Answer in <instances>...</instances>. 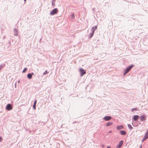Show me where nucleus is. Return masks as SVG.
<instances>
[{"label":"nucleus","instance_id":"nucleus-1","mask_svg":"<svg viewBox=\"0 0 148 148\" xmlns=\"http://www.w3.org/2000/svg\"><path fill=\"white\" fill-rule=\"evenodd\" d=\"M134 66V65L132 64L129 66L125 69V72L123 74V75H125L126 74L128 73L129 72L131 69Z\"/></svg>","mask_w":148,"mask_h":148},{"label":"nucleus","instance_id":"nucleus-2","mask_svg":"<svg viewBox=\"0 0 148 148\" xmlns=\"http://www.w3.org/2000/svg\"><path fill=\"white\" fill-rule=\"evenodd\" d=\"M58 12V9L55 8L53 9L50 13V14L53 15L57 14Z\"/></svg>","mask_w":148,"mask_h":148},{"label":"nucleus","instance_id":"nucleus-3","mask_svg":"<svg viewBox=\"0 0 148 148\" xmlns=\"http://www.w3.org/2000/svg\"><path fill=\"white\" fill-rule=\"evenodd\" d=\"M146 116L145 114H143L140 117V121H145L146 119Z\"/></svg>","mask_w":148,"mask_h":148},{"label":"nucleus","instance_id":"nucleus-4","mask_svg":"<svg viewBox=\"0 0 148 148\" xmlns=\"http://www.w3.org/2000/svg\"><path fill=\"white\" fill-rule=\"evenodd\" d=\"M79 72L80 73V76H83L84 74L86 73V72L82 68L79 69Z\"/></svg>","mask_w":148,"mask_h":148},{"label":"nucleus","instance_id":"nucleus-5","mask_svg":"<svg viewBox=\"0 0 148 148\" xmlns=\"http://www.w3.org/2000/svg\"><path fill=\"white\" fill-rule=\"evenodd\" d=\"M6 108L8 110H11L12 108V107L11 104L10 103L8 104L6 106Z\"/></svg>","mask_w":148,"mask_h":148},{"label":"nucleus","instance_id":"nucleus-6","mask_svg":"<svg viewBox=\"0 0 148 148\" xmlns=\"http://www.w3.org/2000/svg\"><path fill=\"white\" fill-rule=\"evenodd\" d=\"M112 118V117L110 116H106L103 117V119L105 121H108Z\"/></svg>","mask_w":148,"mask_h":148},{"label":"nucleus","instance_id":"nucleus-7","mask_svg":"<svg viewBox=\"0 0 148 148\" xmlns=\"http://www.w3.org/2000/svg\"><path fill=\"white\" fill-rule=\"evenodd\" d=\"M123 140L121 141L119 144H118L116 147V148H120L123 145Z\"/></svg>","mask_w":148,"mask_h":148},{"label":"nucleus","instance_id":"nucleus-8","mask_svg":"<svg viewBox=\"0 0 148 148\" xmlns=\"http://www.w3.org/2000/svg\"><path fill=\"white\" fill-rule=\"evenodd\" d=\"M139 118V116L138 115H134L133 116V120L135 121H137Z\"/></svg>","mask_w":148,"mask_h":148},{"label":"nucleus","instance_id":"nucleus-9","mask_svg":"<svg viewBox=\"0 0 148 148\" xmlns=\"http://www.w3.org/2000/svg\"><path fill=\"white\" fill-rule=\"evenodd\" d=\"M97 26L96 25L95 26H94L92 27L90 29V30L91 31V32H93L94 33L95 31L97 29Z\"/></svg>","mask_w":148,"mask_h":148},{"label":"nucleus","instance_id":"nucleus-10","mask_svg":"<svg viewBox=\"0 0 148 148\" xmlns=\"http://www.w3.org/2000/svg\"><path fill=\"white\" fill-rule=\"evenodd\" d=\"M14 36H17L18 35V31L16 28H14Z\"/></svg>","mask_w":148,"mask_h":148},{"label":"nucleus","instance_id":"nucleus-11","mask_svg":"<svg viewBox=\"0 0 148 148\" xmlns=\"http://www.w3.org/2000/svg\"><path fill=\"white\" fill-rule=\"evenodd\" d=\"M120 134L121 135H125L126 134V132L124 130H121L120 131Z\"/></svg>","mask_w":148,"mask_h":148},{"label":"nucleus","instance_id":"nucleus-12","mask_svg":"<svg viewBox=\"0 0 148 148\" xmlns=\"http://www.w3.org/2000/svg\"><path fill=\"white\" fill-rule=\"evenodd\" d=\"M123 128V126L122 125H118L116 127V128L118 130H119L120 129H122Z\"/></svg>","mask_w":148,"mask_h":148},{"label":"nucleus","instance_id":"nucleus-13","mask_svg":"<svg viewBox=\"0 0 148 148\" xmlns=\"http://www.w3.org/2000/svg\"><path fill=\"white\" fill-rule=\"evenodd\" d=\"M94 33H93V32H91V33L90 34H89L88 36V38L89 39L90 38H91L93 35Z\"/></svg>","mask_w":148,"mask_h":148},{"label":"nucleus","instance_id":"nucleus-14","mask_svg":"<svg viewBox=\"0 0 148 148\" xmlns=\"http://www.w3.org/2000/svg\"><path fill=\"white\" fill-rule=\"evenodd\" d=\"M27 77L29 79H31L32 78L31 74L30 73L28 74L27 75Z\"/></svg>","mask_w":148,"mask_h":148},{"label":"nucleus","instance_id":"nucleus-15","mask_svg":"<svg viewBox=\"0 0 148 148\" xmlns=\"http://www.w3.org/2000/svg\"><path fill=\"white\" fill-rule=\"evenodd\" d=\"M112 123H113V122H108L107 123V124H106V126L107 127H108V126H110L112 125Z\"/></svg>","mask_w":148,"mask_h":148},{"label":"nucleus","instance_id":"nucleus-16","mask_svg":"<svg viewBox=\"0 0 148 148\" xmlns=\"http://www.w3.org/2000/svg\"><path fill=\"white\" fill-rule=\"evenodd\" d=\"M128 127L130 130H131L133 129V127L131 126V125L129 124L127 125Z\"/></svg>","mask_w":148,"mask_h":148},{"label":"nucleus","instance_id":"nucleus-17","mask_svg":"<svg viewBox=\"0 0 148 148\" xmlns=\"http://www.w3.org/2000/svg\"><path fill=\"white\" fill-rule=\"evenodd\" d=\"M147 138H148L147 137H146L144 136L143 138V139L142 140V142H143L145 140H146Z\"/></svg>","mask_w":148,"mask_h":148},{"label":"nucleus","instance_id":"nucleus-18","mask_svg":"<svg viewBox=\"0 0 148 148\" xmlns=\"http://www.w3.org/2000/svg\"><path fill=\"white\" fill-rule=\"evenodd\" d=\"M138 109V108H133V109H132L131 110V111L132 112H133L134 111H135V110H137Z\"/></svg>","mask_w":148,"mask_h":148},{"label":"nucleus","instance_id":"nucleus-19","mask_svg":"<svg viewBox=\"0 0 148 148\" xmlns=\"http://www.w3.org/2000/svg\"><path fill=\"white\" fill-rule=\"evenodd\" d=\"M145 136L147 137L148 138V129L147 130L146 132L145 133Z\"/></svg>","mask_w":148,"mask_h":148},{"label":"nucleus","instance_id":"nucleus-20","mask_svg":"<svg viewBox=\"0 0 148 148\" xmlns=\"http://www.w3.org/2000/svg\"><path fill=\"white\" fill-rule=\"evenodd\" d=\"M56 0H52V5H54L55 3Z\"/></svg>","mask_w":148,"mask_h":148},{"label":"nucleus","instance_id":"nucleus-21","mask_svg":"<svg viewBox=\"0 0 148 148\" xmlns=\"http://www.w3.org/2000/svg\"><path fill=\"white\" fill-rule=\"evenodd\" d=\"M27 68H25L23 71L22 72L23 73H25L27 71Z\"/></svg>","mask_w":148,"mask_h":148},{"label":"nucleus","instance_id":"nucleus-22","mask_svg":"<svg viewBox=\"0 0 148 148\" xmlns=\"http://www.w3.org/2000/svg\"><path fill=\"white\" fill-rule=\"evenodd\" d=\"M48 73V72L47 71V70H46L45 72L43 73V75H46Z\"/></svg>","mask_w":148,"mask_h":148},{"label":"nucleus","instance_id":"nucleus-23","mask_svg":"<svg viewBox=\"0 0 148 148\" xmlns=\"http://www.w3.org/2000/svg\"><path fill=\"white\" fill-rule=\"evenodd\" d=\"M71 18H74L75 17V15L74 14H71Z\"/></svg>","mask_w":148,"mask_h":148},{"label":"nucleus","instance_id":"nucleus-24","mask_svg":"<svg viewBox=\"0 0 148 148\" xmlns=\"http://www.w3.org/2000/svg\"><path fill=\"white\" fill-rule=\"evenodd\" d=\"M33 108L34 110H36V105H34L33 106Z\"/></svg>","mask_w":148,"mask_h":148},{"label":"nucleus","instance_id":"nucleus-25","mask_svg":"<svg viewBox=\"0 0 148 148\" xmlns=\"http://www.w3.org/2000/svg\"><path fill=\"white\" fill-rule=\"evenodd\" d=\"M36 102H37V100H35V101H34V105H36Z\"/></svg>","mask_w":148,"mask_h":148},{"label":"nucleus","instance_id":"nucleus-26","mask_svg":"<svg viewBox=\"0 0 148 148\" xmlns=\"http://www.w3.org/2000/svg\"><path fill=\"white\" fill-rule=\"evenodd\" d=\"M16 83L15 84V88L16 87Z\"/></svg>","mask_w":148,"mask_h":148},{"label":"nucleus","instance_id":"nucleus-27","mask_svg":"<svg viewBox=\"0 0 148 148\" xmlns=\"http://www.w3.org/2000/svg\"><path fill=\"white\" fill-rule=\"evenodd\" d=\"M30 73L31 74L32 76V75H33L34 74L33 73Z\"/></svg>","mask_w":148,"mask_h":148},{"label":"nucleus","instance_id":"nucleus-28","mask_svg":"<svg viewBox=\"0 0 148 148\" xmlns=\"http://www.w3.org/2000/svg\"><path fill=\"white\" fill-rule=\"evenodd\" d=\"M2 139V138L0 137V141H1V140Z\"/></svg>","mask_w":148,"mask_h":148},{"label":"nucleus","instance_id":"nucleus-29","mask_svg":"<svg viewBox=\"0 0 148 148\" xmlns=\"http://www.w3.org/2000/svg\"><path fill=\"white\" fill-rule=\"evenodd\" d=\"M20 80H19L18 81V83H20Z\"/></svg>","mask_w":148,"mask_h":148},{"label":"nucleus","instance_id":"nucleus-30","mask_svg":"<svg viewBox=\"0 0 148 148\" xmlns=\"http://www.w3.org/2000/svg\"><path fill=\"white\" fill-rule=\"evenodd\" d=\"M111 132H112V131H110L109 132V133H111Z\"/></svg>","mask_w":148,"mask_h":148},{"label":"nucleus","instance_id":"nucleus-31","mask_svg":"<svg viewBox=\"0 0 148 148\" xmlns=\"http://www.w3.org/2000/svg\"><path fill=\"white\" fill-rule=\"evenodd\" d=\"M107 148H110V147L108 146L107 147Z\"/></svg>","mask_w":148,"mask_h":148},{"label":"nucleus","instance_id":"nucleus-32","mask_svg":"<svg viewBox=\"0 0 148 148\" xmlns=\"http://www.w3.org/2000/svg\"><path fill=\"white\" fill-rule=\"evenodd\" d=\"M76 122H73V123H75Z\"/></svg>","mask_w":148,"mask_h":148},{"label":"nucleus","instance_id":"nucleus-33","mask_svg":"<svg viewBox=\"0 0 148 148\" xmlns=\"http://www.w3.org/2000/svg\"><path fill=\"white\" fill-rule=\"evenodd\" d=\"M104 145H102V147H104Z\"/></svg>","mask_w":148,"mask_h":148},{"label":"nucleus","instance_id":"nucleus-34","mask_svg":"<svg viewBox=\"0 0 148 148\" xmlns=\"http://www.w3.org/2000/svg\"><path fill=\"white\" fill-rule=\"evenodd\" d=\"M141 147H142V146H140V148H141Z\"/></svg>","mask_w":148,"mask_h":148},{"label":"nucleus","instance_id":"nucleus-35","mask_svg":"<svg viewBox=\"0 0 148 148\" xmlns=\"http://www.w3.org/2000/svg\"><path fill=\"white\" fill-rule=\"evenodd\" d=\"M24 1H26V0H24Z\"/></svg>","mask_w":148,"mask_h":148}]
</instances>
